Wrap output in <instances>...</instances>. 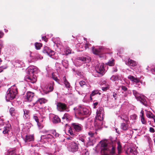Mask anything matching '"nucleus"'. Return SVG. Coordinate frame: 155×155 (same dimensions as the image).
<instances>
[{
	"mask_svg": "<svg viewBox=\"0 0 155 155\" xmlns=\"http://www.w3.org/2000/svg\"><path fill=\"white\" fill-rule=\"evenodd\" d=\"M43 52L46 53L50 57L53 58L57 59L56 58H54L53 57L54 55H55V52L50 49L48 47H45L43 50Z\"/></svg>",
	"mask_w": 155,
	"mask_h": 155,
	"instance_id": "9b49d317",
	"label": "nucleus"
},
{
	"mask_svg": "<svg viewBox=\"0 0 155 155\" xmlns=\"http://www.w3.org/2000/svg\"><path fill=\"white\" fill-rule=\"evenodd\" d=\"M146 115L147 117L150 118H153L155 116L151 112L149 111L147 112Z\"/></svg>",
	"mask_w": 155,
	"mask_h": 155,
	"instance_id": "473e14b6",
	"label": "nucleus"
},
{
	"mask_svg": "<svg viewBox=\"0 0 155 155\" xmlns=\"http://www.w3.org/2000/svg\"><path fill=\"white\" fill-rule=\"evenodd\" d=\"M99 94V95L101 94V93L99 92V91L97 90H95L93 91L92 93L90 94V99L91 100H92L93 99V97L97 95V94Z\"/></svg>",
	"mask_w": 155,
	"mask_h": 155,
	"instance_id": "bb28decb",
	"label": "nucleus"
},
{
	"mask_svg": "<svg viewBox=\"0 0 155 155\" xmlns=\"http://www.w3.org/2000/svg\"><path fill=\"white\" fill-rule=\"evenodd\" d=\"M117 148L118 150V153L119 154L121 152V146L119 143H118V146Z\"/></svg>",
	"mask_w": 155,
	"mask_h": 155,
	"instance_id": "09e8293b",
	"label": "nucleus"
},
{
	"mask_svg": "<svg viewBox=\"0 0 155 155\" xmlns=\"http://www.w3.org/2000/svg\"><path fill=\"white\" fill-rule=\"evenodd\" d=\"M127 153L129 155H135L137 153V151L135 148L132 147L128 148Z\"/></svg>",
	"mask_w": 155,
	"mask_h": 155,
	"instance_id": "2eb2a0df",
	"label": "nucleus"
},
{
	"mask_svg": "<svg viewBox=\"0 0 155 155\" xmlns=\"http://www.w3.org/2000/svg\"><path fill=\"white\" fill-rule=\"evenodd\" d=\"M53 136H54L55 137H58L59 134L57 133L55 131H53L52 133Z\"/></svg>",
	"mask_w": 155,
	"mask_h": 155,
	"instance_id": "603ef678",
	"label": "nucleus"
},
{
	"mask_svg": "<svg viewBox=\"0 0 155 155\" xmlns=\"http://www.w3.org/2000/svg\"><path fill=\"white\" fill-rule=\"evenodd\" d=\"M6 67H0V73L3 71V69L6 68Z\"/></svg>",
	"mask_w": 155,
	"mask_h": 155,
	"instance_id": "052dcab7",
	"label": "nucleus"
},
{
	"mask_svg": "<svg viewBox=\"0 0 155 155\" xmlns=\"http://www.w3.org/2000/svg\"><path fill=\"white\" fill-rule=\"evenodd\" d=\"M113 96L115 98V99L116 100L117 98V94L115 93H113Z\"/></svg>",
	"mask_w": 155,
	"mask_h": 155,
	"instance_id": "4d7b16f0",
	"label": "nucleus"
},
{
	"mask_svg": "<svg viewBox=\"0 0 155 155\" xmlns=\"http://www.w3.org/2000/svg\"><path fill=\"white\" fill-rule=\"evenodd\" d=\"M42 46V44L41 43H36L35 44V48L37 50L40 49Z\"/></svg>",
	"mask_w": 155,
	"mask_h": 155,
	"instance_id": "4c0bfd02",
	"label": "nucleus"
},
{
	"mask_svg": "<svg viewBox=\"0 0 155 155\" xmlns=\"http://www.w3.org/2000/svg\"><path fill=\"white\" fill-rule=\"evenodd\" d=\"M71 116L68 114L67 113H65L62 117V120L63 122L66 123L68 121L71 119Z\"/></svg>",
	"mask_w": 155,
	"mask_h": 155,
	"instance_id": "f3484780",
	"label": "nucleus"
},
{
	"mask_svg": "<svg viewBox=\"0 0 155 155\" xmlns=\"http://www.w3.org/2000/svg\"><path fill=\"white\" fill-rule=\"evenodd\" d=\"M79 84L81 87L86 88V91L89 92L90 91L89 89L90 87V86L87 85L84 81H80Z\"/></svg>",
	"mask_w": 155,
	"mask_h": 155,
	"instance_id": "4468645a",
	"label": "nucleus"
},
{
	"mask_svg": "<svg viewBox=\"0 0 155 155\" xmlns=\"http://www.w3.org/2000/svg\"><path fill=\"white\" fill-rule=\"evenodd\" d=\"M60 121V119L58 116H55L53 117V122L54 123H56Z\"/></svg>",
	"mask_w": 155,
	"mask_h": 155,
	"instance_id": "c756f323",
	"label": "nucleus"
},
{
	"mask_svg": "<svg viewBox=\"0 0 155 155\" xmlns=\"http://www.w3.org/2000/svg\"><path fill=\"white\" fill-rule=\"evenodd\" d=\"M137 116L136 115H133L131 116V118L133 119H136Z\"/></svg>",
	"mask_w": 155,
	"mask_h": 155,
	"instance_id": "0e129e2a",
	"label": "nucleus"
},
{
	"mask_svg": "<svg viewBox=\"0 0 155 155\" xmlns=\"http://www.w3.org/2000/svg\"><path fill=\"white\" fill-rule=\"evenodd\" d=\"M73 129L71 127L69 128L68 130V132L70 134V135L72 136H74V134L73 133Z\"/></svg>",
	"mask_w": 155,
	"mask_h": 155,
	"instance_id": "a18cd8bd",
	"label": "nucleus"
},
{
	"mask_svg": "<svg viewBox=\"0 0 155 155\" xmlns=\"http://www.w3.org/2000/svg\"><path fill=\"white\" fill-rule=\"evenodd\" d=\"M11 129V125L8 124L4 127L3 130L2 131V133L5 135V136L8 138L14 137Z\"/></svg>",
	"mask_w": 155,
	"mask_h": 155,
	"instance_id": "39448f33",
	"label": "nucleus"
},
{
	"mask_svg": "<svg viewBox=\"0 0 155 155\" xmlns=\"http://www.w3.org/2000/svg\"><path fill=\"white\" fill-rule=\"evenodd\" d=\"M17 93V88L15 86H13L8 89L5 96L6 100L9 101L13 100Z\"/></svg>",
	"mask_w": 155,
	"mask_h": 155,
	"instance_id": "f03ea898",
	"label": "nucleus"
},
{
	"mask_svg": "<svg viewBox=\"0 0 155 155\" xmlns=\"http://www.w3.org/2000/svg\"><path fill=\"white\" fill-rule=\"evenodd\" d=\"M57 106L58 110L61 111L66 110L67 109L66 105L62 103L58 102L57 104Z\"/></svg>",
	"mask_w": 155,
	"mask_h": 155,
	"instance_id": "f8f14e48",
	"label": "nucleus"
},
{
	"mask_svg": "<svg viewBox=\"0 0 155 155\" xmlns=\"http://www.w3.org/2000/svg\"><path fill=\"white\" fill-rule=\"evenodd\" d=\"M95 71L100 74V76L103 75L104 73V69L103 64L101 65H96L95 67Z\"/></svg>",
	"mask_w": 155,
	"mask_h": 155,
	"instance_id": "0eeeda50",
	"label": "nucleus"
},
{
	"mask_svg": "<svg viewBox=\"0 0 155 155\" xmlns=\"http://www.w3.org/2000/svg\"><path fill=\"white\" fill-rule=\"evenodd\" d=\"M97 104H98V103L97 102H95V103H94V108H95V106H96V105H97Z\"/></svg>",
	"mask_w": 155,
	"mask_h": 155,
	"instance_id": "338daca9",
	"label": "nucleus"
},
{
	"mask_svg": "<svg viewBox=\"0 0 155 155\" xmlns=\"http://www.w3.org/2000/svg\"><path fill=\"white\" fill-rule=\"evenodd\" d=\"M117 68L116 67H114L113 68L112 71L113 72H116L117 71Z\"/></svg>",
	"mask_w": 155,
	"mask_h": 155,
	"instance_id": "bf43d9fd",
	"label": "nucleus"
},
{
	"mask_svg": "<svg viewBox=\"0 0 155 155\" xmlns=\"http://www.w3.org/2000/svg\"><path fill=\"white\" fill-rule=\"evenodd\" d=\"M129 122L128 123H122L121 124L120 128L121 129L124 130H126L128 129Z\"/></svg>",
	"mask_w": 155,
	"mask_h": 155,
	"instance_id": "b1692460",
	"label": "nucleus"
},
{
	"mask_svg": "<svg viewBox=\"0 0 155 155\" xmlns=\"http://www.w3.org/2000/svg\"><path fill=\"white\" fill-rule=\"evenodd\" d=\"M73 129L71 127L69 128L68 130V132L70 134V135L72 136H74V134L73 133Z\"/></svg>",
	"mask_w": 155,
	"mask_h": 155,
	"instance_id": "c03bdc74",
	"label": "nucleus"
},
{
	"mask_svg": "<svg viewBox=\"0 0 155 155\" xmlns=\"http://www.w3.org/2000/svg\"><path fill=\"white\" fill-rule=\"evenodd\" d=\"M106 50V49L102 47H98L97 48L93 47L92 48L93 53L94 54L98 55L100 54L101 52L107 53L105 51Z\"/></svg>",
	"mask_w": 155,
	"mask_h": 155,
	"instance_id": "6e6552de",
	"label": "nucleus"
},
{
	"mask_svg": "<svg viewBox=\"0 0 155 155\" xmlns=\"http://www.w3.org/2000/svg\"><path fill=\"white\" fill-rule=\"evenodd\" d=\"M62 64L66 68H67L68 65V62L67 60H64L62 61Z\"/></svg>",
	"mask_w": 155,
	"mask_h": 155,
	"instance_id": "ea45409f",
	"label": "nucleus"
},
{
	"mask_svg": "<svg viewBox=\"0 0 155 155\" xmlns=\"http://www.w3.org/2000/svg\"><path fill=\"white\" fill-rule=\"evenodd\" d=\"M128 78L131 81L136 83H139L140 81V80L138 78H135L134 77L131 75L128 76Z\"/></svg>",
	"mask_w": 155,
	"mask_h": 155,
	"instance_id": "412c9836",
	"label": "nucleus"
},
{
	"mask_svg": "<svg viewBox=\"0 0 155 155\" xmlns=\"http://www.w3.org/2000/svg\"><path fill=\"white\" fill-rule=\"evenodd\" d=\"M38 70L37 68L35 66H30L28 67V71L29 74H33L36 73V72Z\"/></svg>",
	"mask_w": 155,
	"mask_h": 155,
	"instance_id": "aec40b11",
	"label": "nucleus"
},
{
	"mask_svg": "<svg viewBox=\"0 0 155 155\" xmlns=\"http://www.w3.org/2000/svg\"><path fill=\"white\" fill-rule=\"evenodd\" d=\"M121 89L123 91H124L125 92H126V91H127V88L125 86H122L121 87ZM127 92H126L124 94V96L125 97H127Z\"/></svg>",
	"mask_w": 155,
	"mask_h": 155,
	"instance_id": "79ce46f5",
	"label": "nucleus"
},
{
	"mask_svg": "<svg viewBox=\"0 0 155 155\" xmlns=\"http://www.w3.org/2000/svg\"><path fill=\"white\" fill-rule=\"evenodd\" d=\"M53 137V136L50 134H48L44 135H42L41 136V139H44L45 138H50L51 139Z\"/></svg>",
	"mask_w": 155,
	"mask_h": 155,
	"instance_id": "c85d7f7f",
	"label": "nucleus"
},
{
	"mask_svg": "<svg viewBox=\"0 0 155 155\" xmlns=\"http://www.w3.org/2000/svg\"><path fill=\"white\" fill-rule=\"evenodd\" d=\"M34 96V94L31 92H28L25 97V99L26 101L30 102L32 101Z\"/></svg>",
	"mask_w": 155,
	"mask_h": 155,
	"instance_id": "ddd939ff",
	"label": "nucleus"
},
{
	"mask_svg": "<svg viewBox=\"0 0 155 155\" xmlns=\"http://www.w3.org/2000/svg\"><path fill=\"white\" fill-rule=\"evenodd\" d=\"M103 114L96 115V120L94 122V126L95 130L99 128L102 124L101 122L103 120Z\"/></svg>",
	"mask_w": 155,
	"mask_h": 155,
	"instance_id": "20e7f679",
	"label": "nucleus"
},
{
	"mask_svg": "<svg viewBox=\"0 0 155 155\" xmlns=\"http://www.w3.org/2000/svg\"><path fill=\"white\" fill-rule=\"evenodd\" d=\"M79 140L84 143L86 142L85 138V137H80Z\"/></svg>",
	"mask_w": 155,
	"mask_h": 155,
	"instance_id": "8fccbe9b",
	"label": "nucleus"
},
{
	"mask_svg": "<svg viewBox=\"0 0 155 155\" xmlns=\"http://www.w3.org/2000/svg\"><path fill=\"white\" fill-rule=\"evenodd\" d=\"M34 137L33 135H28L26 136V138L25 139V142L30 141L34 140Z\"/></svg>",
	"mask_w": 155,
	"mask_h": 155,
	"instance_id": "393cba45",
	"label": "nucleus"
},
{
	"mask_svg": "<svg viewBox=\"0 0 155 155\" xmlns=\"http://www.w3.org/2000/svg\"><path fill=\"white\" fill-rule=\"evenodd\" d=\"M9 112L11 115L12 116H14L16 113V111L13 107H11L10 108Z\"/></svg>",
	"mask_w": 155,
	"mask_h": 155,
	"instance_id": "f704fd0d",
	"label": "nucleus"
},
{
	"mask_svg": "<svg viewBox=\"0 0 155 155\" xmlns=\"http://www.w3.org/2000/svg\"><path fill=\"white\" fill-rule=\"evenodd\" d=\"M119 117L125 121L126 123H128L129 122L128 118L127 116L123 115L120 116H119Z\"/></svg>",
	"mask_w": 155,
	"mask_h": 155,
	"instance_id": "cd10ccee",
	"label": "nucleus"
},
{
	"mask_svg": "<svg viewBox=\"0 0 155 155\" xmlns=\"http://www.w3.org/2000/svg\"><path fill=\"white\" fill-rule=\"evenodd\" d=\"M63 80L64 84L66 87L67 88H69L70 85L69 83L67 81L65 77H63Z\"/></svg>",
	"mask_w": 155,
	"mask_h": 155,
	"instance_id": "2f4dec72",
	"label": "nucleus"
},
{
	"mask_svg": "<svg viewBox=\"0 0 155 155\" xmlns=\"http://www.w3.org/2000/svg\"><path fill=\"white\" fill-rule=\"evenodd\" d=\"M83 107H80L76 109L75 111L76 116L78 117L82 116L83 111L81 109H83Z\"/></svg>",
	"mask_w": 155,
	"mask_h": 155,
	"instance_id": "a211bd4d",
	"label": "nucleus"
},
{
	"mask_svg": "<svg viewBox=\"0 0 155 155\" xmlns=\"http://www.w3.org/2000/svg\"><path fill=\"white\" fill-rule=\"evenodd\" d=\"M126 64L131 66H135L137 64V63L135 61L129 59L127 62H125Z\"/></svg>",
	"mask_w": 155,
	"mask_h": 155,
	"instance_id": "6ab92c4d",
	"label": "nucleus"
},
{
	"mask_svg": "<svg viewBox=\"0 0 155 155\" xmlns=\"http://www.w3.org/2000/svg\"><path fill=\"white\" fill-rule=\"evenodd\" d=\"M79 59L80 60L83 61V62L84 63H88L91 60L90 57L88 56L86 57H81V58H79Z\"/></svg>",
	"mask_w": 155,
	"mask_h": 155,
	"instance_id": "4be33fe9",
	"label": "nucleus"
},
{
	"mask_svg": "<svg viewBox=\"0 0 155 155\" xmlns=\"http://www.w3.org/2000/svg\"><path fill=\"white\" fill-rule=\"evenodd\" d=\"M91 46V45L87 43L85 45V49H87V48H88L89 47Z\"/></svg>",
	"mask_w": 155,
	"mask_h": 155,
	"instance_id": "13d9d810",
	"label": "nucleus"
},
{
	"mask_svg": "<svg viewBox=\"0 0 155 155\" xmlns=\"http://www.w3.org/2000/svg\"><path fill=\"white\" fill-rule=\"evenodd\" d=\"M71 127L74 131L77 132L81 131L82 128V126L78 123H72L71 124Z\"/></svg>",
	"mask_w": 155,
	"mask_h": 155,
	"instance_id": "9d476101",
	"label": "nucleus"
},
{
	"mask_svg": "<svg viewBox=\"0 0 155 155\" xmlns=\"http://www.w3.org/2000/svg\"><path fill=\"white\" fill-rule=\"evenodd\" d=\"M150 131L151 132L154 133V130L153 128L150 127Z\"/></svg>",
	"mask_w": 155,
	"mask_h": 155,
	"instance_id": "680f3d73",
	"label": "nucleus"
},
{
	"mask_svg": "<svg viewBox=\"0 0 155 155\" xmlns=\"http://www.w3.org/2000/svg\"><path fill=\"white\" fill-rule=\"evenodd\" d=\"M150 71L152 74H155V67L154 68H152L150 69Z\"/></svg>",
	"mask_w": 155,
	"mask_h": 155,
	"instance_id": "6e6d98bb",
	"label": "nucleus"
},
{
	"mask_svg": "<svg viewBox=\"0 0 155 155\" xmlns=\"http://www.w3.org/2000/svg\"><path fill=\"white\" fill-rule=\"evenodd\" d=\"M54 83L53 82L48 86L42 88L43 91L45 94H47L48 92L52 91L53 89Z\"/></svg>",
	"mask_w": 155,
	"mask_h": 155,
	"instance_id": "1a4fd4ad",
	"label": "nucleus"
},
{
	"mask_svg": "<svg viewBox=\"0 0 155 155\" xmlns=\"http://www.w3.org/2000/svg\"><path fill=\"white\" fill-rule=\"evenodd\" d=\"M24 118L27 119L29 117V111L28 110L24 109L23 110Z\"/></svg>",
	"mask_w": 155,
	"mask_h": 155,
	"instance_id": "a878e982",
	"label": "nucleus"
},
{
	"mask_svg": "<svg viewBox=\"0 0 155 155\" xmlns=\"http://www.w3.org/2000/svg\"><path fill=\"white\" fill-rule=\"evenodd\" d=\"M110 79L113 81H115L118 80L119 78L117 75H113L111 77Z\"/></svg>",
	"mask_w": 155,
	"mask_h": 155,
	"instance_id": "72a5a7b5",
	"label": "nucleus"
},
{
	"mask_svg": "<svg viewBox=\"0 0 155 155\" xmlns=\"http://www.w3.org/2000/svg\"><path fill=\"white\" fill-rule=\"evenodd\" d=\"M88 134L91 137H93L94 136L95 134L94 133H93L91 131H90L88 133Z\"/></svg>",
	"mask_w": 155,
	"mask_h": 155,
	"instance_id": "864d4df0",
	"label": "nucleus"
},
{
	"mask_svg": "<svg viewBox=\"0 0 155 155\" xmlns=\"http://www.w3.org/2000/svg\"><path fill=\"white\" fill-rule=\"evenodd\" d=\"M33 119H34L35 120L37 123V125L39 127V121H38V117H37V116L35 114L33 115Z\"/></svg>",
	"mask_w": 155,
	"mask_h": 155,
	"instance_id": "58836bf2",
	"label": "nucleus"
},
{
	"mask_svg": "<svg viewBox=\"0 0 155 155\" xmlns=\"http://www.w3.org/2000/svg\"><path fill=\"white\" fill-rule=\"evenodd\" d=\"M81 109L83 111L82 116L84 115L87 114L89 113V110L87 109L86 108L83 107V109Z\"/></svg>",
	"mask_w": 155,
	"mask_h": 155,
	"instance_id": "c9c22d12",
	"label": "nucleus"
},
{
	"mask_svg": "<svg viewBox=\"0 0 155 155\" xmlns=\"http://www.w3.org/2000/svg\"><path fill=\"white\" fill-rule=\"evenodd\" d=\"M52 78L57 82H58L59 80L58 79L57 77L55 75L54 73L52 74Z\"/></svg>",
	"mask_w": 155,
	"mask_h": 155,
	"instance_id": "de8ad7c7",
	"label": "nucleus"
},
{
	"mask_svg": "<svg viewBox=\"0 0 155 155\" xmlns=\"http://www.w3.org/2000/svg\"><path fill=\"white\" fill-rule=\"evenodd\" d=\"M42 39L43 40H44V41H45L47 42V38H46V37L45 36H43L42 37Z\"/></svg>",
	"mask_w": 155,
	"mask_h": 155,
	"instance_id": "e2e57ef3",
	"label": "nucleus"
},
{
	"mask_svg": "<svg viewBox=\"0 0 155 155\" xmlns=\"http://www.w3.org/2000/svg\"><path fill=\"white\" fill-rule=\"evenodd\" d=\"M47 102V100L44 98H40L37 100L35 104V106L36 104H41L43 103H45Z\"/></svg>",
	"mask_w": 155,
	"mask_h": 155,
	"instance_id": "5701e85b",
	"label": "nucleus"
},
{
	"mask_svg": "<svg viewBox=\"0 0 155 155\" xmlns=\"http://www.w3.org/2000/svg\"><path fill=\"white\" fill-rule=\"evenodd\" d=\"M65 53L64 54L68 55L69 54H71V50L70 48L69 47L67 48L64 50Z\"/></svg>",
	"mask_w": 155,
	"mask_h": 155,
	"instance_id": "e433bc0d",
	"label": "nucleus"
},
{
	"mask_svg": "<svg viewBox=\"0 0 155 155\" xmlns=\"http://www.w3.org/2000/svg\"><path fill=\"white\" fill-rule=\"evenodd\" d=\"M4 120V119L2 118V117H0V126L1 125H4L3 121Z\"/></svg>",
	"mask_w": 155,
	"mask_h": 155,
	"instance_id": "3c124183",
	"label": "nucleus"
},
{
	"mask_svg": "<svg viewBox=\"0 0 155 155\" xmlns=\"http://www.w3.org/2000/svg\"><path fill=\"white\" fill-rule=\"evenodd\" d=\"M25 80L31 82L32 83H34L36 81V78L35 76H33L32 77L31 76H29L28 75L25 78Z\"/></svg>",
	"mask_w": 155,
	"mask_h": 155,
	"instance_id": "dca6fc26",
	"label": "nucleus"
},
{
	"mask_svg": "<svg viewBox=\"0 0 155 155\" xmlns=\"http://www.w3.org/2000/svg\"><path fill=\"white\" fill-rule=\"evenodd\" d=\"M114 59H111V60L109 61L107 64L109 66H112L114 65Z\"/></svg>",
	"mask_w": 155,
	"mask_h": 155,
	"instance_id": "49530a36",
	"label": "nucleus"
},
{
	"mask_svg": "<svg viewBox=\"0 0 155 155\" xmlns=\"http://www.w3.org/2000/svg\"><path fill=\"white\" fill-rule=\"evenodd\" d=\"M7 155H20L19 154H16L15 150H11L8 151Z\"/></svg>",
	"mask_w": 155,
	"mask_h": 155,
	"instance_id": "7c9ffc66",
	"label": "nucleus"
},
{
	"mask_svg": "<svg viewBox=\"0 0 155 155\" xmlns=\"http://www.w3.org/2000/svg\"><path fill=\"white\" fill-rule=\"evenodd\" d=\"M101 149V152L102 155H108L110 153L113 155L115 153V147L112 144H107V141H101L99 144Z\"/></svg>",
	"mask_w": 155,
	"mask_h": 155,
	"instance_id": "f257e3e1",
	"label": "nucleus"
},
{
	"mask_svg": "<svg viewBox=\"0 0 155 155\" xmlns=\"http://www.w3.org/2000/svg\"><path fill=\"white\" fill-rule=\"evenodd\" d=\"M97 115L103 114L104 115V111L102 108H100L98 109L96 112Z\"/></svg>",
	"mask_w": 155,
	"mask_h": 155,
	"instance_id": "a19ab883",
	"label": "nucleus"
},
{
	"mask_svg": "<svg viewBox=\"0 0 155 155\" xmlns=\"http://www.w3.org/2000/svg\"><path fill=\"white\" fill-rule=\"evenodd\" d=\"M133 94L135 96L137 100L139 101L141 103L144 105L146 106L147 102L146 100V97L143 95L139 94L135 90H133Z\"/></svg>",
	"mask_w": 155,
	"mask_h": 155,
	"instance_id": "7ed1b4c3",
	"label": "nucleus"
},
{
	"mask_svg": "<svg viewBox=\"0 0 155 155\" xmlns=\"http://www.w3.org/2000/svg\"><path fill=\"white\" fill-rule=\"evenodd\" d=\"M2 35H3V34L2 33H0V38H1L2 37Z\"/></svg>",
	"mask_w": 155,
	"mask_h": 155,
	"instance_id": "774afa93",
	"label": "nucleus"
},
{
	"mask_svg": "<svg viewBox=\"0 0 155 155\" xmlns=\"http://www.w3.org/2000/svg\"><path fill=\"white\" fill-rule=\"evenodd\" d=\"M109 88L108 86H106L105 87H103L102 88V89L104 91H105Z\"/></svg>",
	"mask_w": 155,
	"mask_h": 155,
	"instance_id": "5fc2aeb1",
	"label": "nucleus"
},
{
	"mask_svg": "<svg viewBox=\"0 0 155 155\" xmlns=\"http://www.w3.org/2000/svg\"><path fill=\"white\" fill-rule=\"evenodd\" d=\"M141 113H142V115H141V122L143 124H145L146 123V121L145 120V119L143 117V114L142 112V111L141 112Z\"/></svg>",
	"mask_w": 155,
	"mask_h": 155,
	"instance_id": "37998d69",
	"label": "nucleus"
},
{
	"mask_svg": "<svg viewBox=\"0 0 155 155\" xmlns=\"http://www.w3.org/2000/svg\"><path fill=\"white\" fill-rule=\"evenodd\" d=\"M68 147L69 151L74 152L77 151L78 149V144L74 142H69Z\"/></svg>",
	"mask_w": 155,
	"mask_h": 155,
	"instance_id": "423d86ee",
	"label": "nucleus"
},
{
	"mask_svg": "<svg viewBox=\"0 0 155 155\" xmlns=\"http://www.w3.org/2000/svg\"><path fill=\"white\" fill-rule=\"evenodd\" d=\"M89 153L87 151H84V155H88Z\"/></svg>",
	"mask_w": 155,
	"mask_h": 155,
	"instance_id": "69168bd1",
	"label": "nucleus"
}]
</instances>
